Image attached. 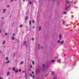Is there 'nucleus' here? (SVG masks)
Returning a JSON list of instances; mask_svg holds the SVG:
<instances>
[{
	"label": "nucleus",
	"mask_w": 79,
	"mask_h": 79,
	"mask_svg": "<svg viewBox=\"0 0 79 79\" xmlns=\"http://www.w3.org/2000/svg\"><path fill=\"white\" fill-rule=\"evenodd\" d=\"M64 40H62L61 42H60V44L61 45H62L63 44H64Z\"/></svg>",
	"instance_id": "4"
},
{
	"label": "nucleus",
	"mask_w": 79,
	"mask_h": 79,
	"mask_svg": "<svg viewBox=\"0 0 79 79\" xmlns=\"http://www.w3.org/2000/svg\"><path fill=\"white\" fill-rule=\"evenodd\" d=\"M54 61H55V60H53L52 61V63H53V62H54Z\"/></svg>",
	"instance_id": "26"
},
{
	"label": "nucleus",
	"mask_w": 79,
	"mask_h": 79,
	"mask_svg": "<svg viewBox=\"0 0 79 79\" xmlns=\"http://www.w3.org/2000/svg\"><path fill=\"white\" fill-rule=\"evenodd\" d=\"M6 74L7 76H9V74H10V72H8Z\"/></svg>",
	"instance_id": "7"
},
{
	"label": "nucleus",
	"mask_w": 79,
	"mask_h": 79,
	"mask_svg": "<svg viewBox=\"0 0 79 79\" xmlns=\"http://www.w3.org/2000/svg\"><path fill=\"white\" fill-rule=\"evenodd\" d=\"M27 42V41H24V45H26V43Z\"/></svg>",
	"instance_id": "8"
},
{
	"label": "nucleus",
	"mask_w": 79,
	"mask_h": 79,
	"mask_svg": "<svg viewBox=\"0 0 79 79\" xmlns=\"http://www.w3.org/2000/svg\"><path fill=\"white\" fill-rule=\"evenodd\" d=\"M58 43H60V40H58L57 41Z\"/></svg>",
	"instance_id": "25"
},
{
	"label": "nucleus",
	"mask_w": 79,
	"mask_h": 79,
	"mask_svg": "<svg viewBox=\"0 0 79 79\" xmlns=\"http://www.w3.org/2000/svg\"><path fill=\"white\" fill-rule=\"evenodd\" d=\"M63 23H65V22L64 21H63Z\"/></svg>",
	"instance_id": "40"
},
{
	"label": "nucleus",
	"mask_w": 79,
	"mask_h": 79,
	"mask_svg": "<svg viewBox=\"0 0 79 79\" xmlns=\"http://www.w3.org/2000/svg\"><path fill=\"white\" fill-rule=\"evenodd\" d=\"M15 72L16 73H18V69H17L15 71Z\"/></svg>",
	"instance_id": "6"
},
{
	"label": "nucleus",
	"mask_w": 79,
	"mask_h": 79,
	"mask_svg": "<svg viewBox=\"0 0 79 79\" xmlns=\"http://www.w3.org/2000/svg\"><path fill=\"white\" fill-rule=\"evenodd\" d=\"M1 19H4V18H3V17H2Z\"/></svg>",
	"instance_id": "36"
},
{
	"label": "nucleus",
	"mask_w": 79,
	"mask_h": 79,
	"mask_svg": "<svg viewBox=\"0 0 79 79\" xmlns=\"http://www.w3.org/2000/svg\"><path fill=\"white\" fill-rule=\"evenodd\" d=\"M30 76H31V77H32V75L31 74H30Z\"/></svg>",
	"instance_id": "27"
},
{
	"label": "nucleus",
	"mask_w": 79,
	"mask_h": 79,
	"mask_svg": "<svg viewBox=\"0 0 79 79\" xmlns=\"http://www.w3.org/2000/svg\"><path fill=\"white\" fill-rule=\"evenodd\" d=\"M34 40V39L33 38H32V40Z\"/></svg>",
	"instance_id": "32"
},
{
	"label": "nucleus",
	"mask_w": 79,
	"mask_h": 79,
	"mask_svg": "<svg viewBox=\"0 0 79 79\" xmlns=\"http://www.w3.org/2000/svg\"><path fill=\"white\" fill-rule=\"evenodd\" d=\"M10 68H9V69H10Z\"/></svg>",
	"instance_id": "55"
},
{
	"label": "nucleus",
	"mask_w": 79,
	"mask_h": 79,
	"mask_svg": "<svg viewBox=\"0 0 79 79\" xmlns=\"http://www.w3.org/2000/svg\"><path fill=\"white\" fill-rule=\"evenodd\" d=\"M23 61H22L21 62V63L20 64H23Z\"/></svg>",
	"instance_id": "14"
},
{
	"label": "nucleus",
	"mask_w": 79,
	"mask_h": 79,
	"mask_svg": "<svg viewBox=\"0 0 79 79\" xmlns=\"http://www.w3.org/2000/svg\"><path fill=\"white\" fill-rule=\"evenodd\" d=\"M14 0V1H15V0ZM13 2V0H11V2Z\"/></svg>",
	"instance_id": "33"
},
{
	"label": "nucleus",
	"mask_w": 79,
	"mask_h": 79,
	"mask_svg": "<svg viewBox=\"0 0 79 79\" xmlns=\"http://www.w3.org/2000/svg\"><path fill=\"white\" fill-rule=\"evenodd\" d=\"M23 27V25L22 24H21L19 26L20 27Z\"/></svg>",
	"instance_id": "19"
},
{
	"label": "nucleus",
	"mask_w": 79,
	"mask_h": 79,
	"mask_svg": "<svg viewBox=\"0 0 79 79\" xmlns=\"http://www.w3.org/2000/svg\"><path fill=\"white\" fill-rule=\"evenodd\" d=\"M7 35V33H5V35Z\"/></svg>",
	"instance_id": "34"
},
{
	"label": "nucleus",
	"mask_w": 79,
	"mask_h": 79,
	"mask_svg": "<svg viewBox=\"0 0 79 79\" xmlns=\"http://www.w3.org/2000/svg\"><path fill=\"white\" fill-rule=\"evenodd\" d=\"M25 77H26V75H25Z\"/></svg>",
	"instance_id": "56"
},
{
	"label": "nucleus",
	"mask_w": 79,
	"mask_h": 79,
	"mask_svg": "<svg viewBox=\"0 0 79 79\" xmlns=\"http://www.w3.org/2000/svg\"><path fill=\"white\" fill-rule=\"evenodd\" d=\"M48 74H47L46 75H45L46 77L47 76H48Z\"/></svg>",
	"instance_id": "37"
},
{
	"label": "nucleus",
	"mask_w": 79,
	"mask_h": 79,
	"mask_svg": "<svg viewBox=\"0 0 79 79\" xmlns=\"http://www.w3.org/2000/svg\"><path fill=\"white\" fill-rule=\"evenodd\" d=\"M32 74H34V72H33V71H32Z\"/></svg>",
	"instance_id": "42"
},
{
	"label": "nucleus",
	"mask_w": 79,
	"mask_h": 79,
	"mask_svg": "<svg viewBox=\"0 0 79 79\" xmlns=\"http://www.w3.org/2000/svg\"><path fill=\"white\" fill-rule=\"evenodd\" d=\"M27 16H26V18H25V20H27Z\"/></svg>",
	"instance_id": "22"
},
{
	"label": "nucleus",
	"mask_w": 79,
	"mask_h": 79,
	"mask_svg": "<svg viewBox=\"0 0 79 79\" xmlns=\"http://www.w3.org/2000/svg\"><path fill=\"white\" fill-rule=\"evenodd\" d=\"M12 70H13V71H15V67H13L12 69Z\"/></svg>",
	"instance_id": "11"
},
{
	"label": "nucleus",
	"mask_w": 79,
	"mask_h": 79,
	"mask_svg": "<svg viewBox=\"0 0 79 79\" xmlns=\"http://www.w3.org/2000/svg\"><path fill=\"white\" fill-rule=\"evenodd\" d=\"M29 24H30V25H31V21H29Z\"/></svg>",
	"instance_id": "16"
},
{
	"label": "nucleus",
	"mask_w": 79,
	"mask_h": 79,
	"mask_svg": "<svg viewBox=\"0 0 79 79\" xmlns=\"http://www.w3.org/2000/svg\"><path fill=\"white\" fill-rule=\"evenodd\" d=\"M66 2L67 3H68V4H69V3H73V1H69V2H68L67 1V0H66Z\"/></svg>",
	"instance_id": "2"
},
{
	"label": "nucleus",
	"mask_w": 79,
	"mask_h": 79,
	"mask_svg": "<svg viewBox=\"0 0 79 79\" xmlns=\"http://www.w3.org/2000/svg\"><path fill=\"white\" fill-rule=\"evenodd\" d=\"M22 73H25V71H23L22 72Z\"/></svg>",
	"instance_id": "46"
},
{
	"label": "nucleus",
	"mask_w": 79,
	"mask_h": 79,
	"mask_svg": "<svg viewBox=\"0 0 79 79\" xmlns=\"http://www.w3.org/2000/svg\"><path fill=\"white\" fill-rule=\"evenodd\" d=\"M32 28H34V27H32Z\"/></svg>",
	"instance_id": "50"
},
{
	"label": "nucleus",
	"mask_w": 79,
	"mask_h": 79,
	"mask_svg": "<svg viewBox=\"0 0 79 79\" xmlns=\"http://www.w3.org/2000/svg\"><path fill=\"white\" fill-rule=\"evenodd\" d=\"M40 30H41V27L40 26L39 28V31H40Z\"/></svg>",
	"instance_id": "12"
},
{
	"label": "nucleus",
	"mask_w": 79,
	"mask_h": 79,
	"mask_svg": "<svg viewBox=\"0 0 79 79\" xmlns=\"http://www.w3.org/2000/svg\"><path fill=\"white\" fill-rule=\"evenodd\" d=\"M36 74H39V70H37L36 71Z\"/></svg>",
	"instance_id": "3"
},
{
	"label": "nucleus",
	"mask_w": 79,
	"mask_h": 79,
	"mask_svg": "<svg viewBox=\"0 0 79 79\" xmlns=\"http://www.w3.org/2000/svg\"><path fill=\"white\" fill-rule=\"evenodd\" d=\"M10 63V61L9 60L7 61V62H5V63H6V64H8V63Z\"/></svg>",
	"instance_id": "9"
},
{
	"label": "nucleus",
	"mask_w": 79,
	"mask_h": 79,
	"mask_svg": "<svg viewBox=\"0 0 79 79\" xmlns=\"http://www.w3.org/2000/svg\"><path fill=\"white\" fill-rule=\"evenodd\" d=\"M32 65H31L30 67V68H32Z\"/></svg>",
	"instance_id": "39"
},
{
	"label": "nucleus",
	"mask_w": 79,
	"mask_h": 79,
	"mask_svg": "<svg viewBox=\"0 0 79 79\" xmlns=\"http://www.w3.org/2000/svg\"><path fill=\"white\" fill-rule=\"evenodd\" d=\"M53 79H56V77H54Z\"/></svg>",
	"instance_id": "31"
},
{
	"label": "nucleus",
	"mask_w": 79,
	"mask_h": 79,
	"mask_svg": "<svg viewBox=\"0 0 79 79\" xmlns=\"http://www.w3.org/2000/svg\"><path fill=\"white\" fill-rule=\"evenodd\" d=\"M43 67H44V66H45V64H43Z\"/></svg>",
	"instance_id": "41"
},
{
	"label": "nucleus",
	"mask_w": 79,
	"mask_h": 79,
	"mask_svg": "<svg viewBox=\"0 0 79 79\" xmlns=\"http://www.w3.org/2000/svg\"><path fill=\"white\" fill-rule=\"evenodd\" d=\"M28 60H30V58H28Z\"/></svg>",
	"instance_id": "54"
},
{
	"label": "nucleus",
	"mask_w": 79,
	"mask_h": 79,
	"mask_svg": "<svg viewBox=\"0 0 79 79\" xmlns=\"http://www.w3.org/2000/svg\"><path fill=\"white\" fill-rule=\"evenodd\" d=\"M28 70H29V71H30V70H31V69H28Z\"/></svg>",
	"instance_id": "52"
},
{
	"label": "nucleus",
	"mask_w": 79,
	"mask_h": 79,
	"mask_svg": "<svg viewBox=\"0 0 79 79\" xmlns=\"http://www.w3.org/2000/svg\"><path fill=\"white\" fill-rule=\"evenodd\" d=\"M6 60H8V57H6Z\"/></svg>",
	"instance_id": "21"
},
{
	"label": "nucleus",
	"mask_w": 79,
	"mask_h": 79,
	"mask_svg": "<svg viewBox=\"0 0 79 79\" xmlns=\"http://www.w3.org/2000/svg\"><path fill=\"white\" fill-rule=\"evenodd\" d=\"M63 13H64V14H66V13H67V12H65V11H64L63 12Z\"/></svg>",
	"instance_id": "15"
},
{
	"label": "nucleus",
	"mask_w": 79,
	"mask_h": 79,
	"mask_svg": "<svg viewBox=\"0 0 79 79\" xmlns=\"http://www.w3.org/2000/svg\"><path fill=\"white\" fill-rule=\"evenodd\" d=\"M31 3H32V2H30V4H31Z\"/></svg>",
	"instance_id": "38"
},
{
	"label": "nucleus",
	"mask_w": 79,
	"mask_h": 79,
	"mask_svg": "<svg viewBox=\"0 0 79 79\" xmlns=\"http://www.w3.org/2000/svg\"><path fill=\"white\" fill-rule=\"evenodd\" d=\"M51 74L52 75H53V74H55V73L53 71H52Z\"/></svg>",
	"instance_id": "5"
},
{
	"label": "nucleus",
	"mask_w": 79,
	"mask_h": 79,
	"mask_svg": "<svg viewBox=\"0 0 79 79\" xmlns=\"http://www.w3.org/2000/svg\"><path fill=\"white\" fill-rule=\"evenodd\" d=\"M15 55H16V54L15 53H14V56H15Z\"/></svg>",
	"instance_id": "35"
},
{
	"label": "nucleus",
	"mask_w": 79,
	"mask_h": 79,
	"mask_svg": "<svg viewBox=\"0 0 79 79\" xmlns=\"http://www.w3.org/2000/svg\"><path fill=\"white\" fill-rule=\"evenodd\" d=\"M0 79H2V77H0Z\"/></svg>",
	"instance_id": "47"
},
{
	"label": "nucleus",
	"mask_w": 79,
	"mask_h": 79,
	"mask_svg": "<svg viewBox=\"0 0 79 79\" xmlns=\"http://www.w3.org/2000/svg\"><path fill=\"white\" fill-rule=\"evenodd\" d=\"M43 48V47L42 46V47H41V48H42H42Z\"/></svg>",
	"instance_id": "53"
},
{
	"label": "nucleus",
	"mask_w": 79,
	"mask_h": 79,
	"mask_svg": "<svg viewBox=\"0 0 79 79\" xmlns=\"http://www.w3.org/2000/svg\"><path fill=\"white\" fill-rule=\"evenodd\" d=\"M5 11H6V10H5V9L3 10V13H5Z\"/></svg>",
	"instance_id": "17"
},
{
	"label": "nucleus",
	"mask_w": 79,
	"mask_h": 79,
	"mask_svg": "<svg viewBox=\"0 0 79 79\" xmlns=\"http://www.w3.org/2000/svg\"><path fill=\"white\" fill-rule=\"evenodd\" d=\"M59 37H60V38H61V34H60Z\"/></svg>",
	"instance_id": "18"
},
{
	"label": "nucleus",
	"mask_w": 79,
	"mask_h": 79,
	"mask_svg": "<svg viewBox=\"0 0 79 79\" xmlns=\"http://www.w3.org/2000/svg\"><path fill=\"white\" fill-rule=\"evenodd\" d=\"M38 48H39V44H38Z\"/></svg>",
	"instance_id": "51"
},
{
	"label": "nucleus",
	"mask_w": 79,
	"mask_h": 79,
	"mask_svg": "<svg viewBox=\"0 0 79 79\" xmlns=\"http://www.w3.org/2000/svg\"><path fill=\"white\" fill-rule=\"evenodd\" d=\"M56 58H58V57H56V58H55V59H56Z\"/></svg>",
	"instance_id": "45"
},
{
	"label": "nucleus",
	"mask_w": 79,
	"mask_h": 79,
	"mask_svg": "<svg viewBox=\"0 0 79 79\" xmlns=\"http://www.w3.org/2000/svg\"><path fill=\"white\" fill-rule=\"evenodd\" d=\"M58 61H60V60H57V62H58Z\"/></svg>",
	"instance_id": "43"
},
{
	"label": "nucleus",
	"mask_w": 79,
	"mask_h": 79,
	"mask_svg": "<svg viewBox=\"0 0 79 79\" xmlns=\"http://www.w3.org/2000/svg\"><path fill=\"white\" fill-rule=\"evenodd\" d=\"M23 2H24L25 1H24V0H23Z\"/></svg>",
	"instance_id": "49"
},
{
	"label": "nucleus",
	"mask_w": 79,
	"mask_h": 79,
	"mask_svg": "<svg viewBox=\"0 0 79 79\" xmlns=\"http://www.w3.org/2000/svg\"><path fill=\"white\" fill-rule=\"evenodd\" d=\"M32 63L33 65L34 64V61H32Z\"/></svg>",
	"instance_id": "20"
},
{
	"label": "nucleus",
	"mask_w": 79,
	"mask_h": 79,
	"mask_svg": "<svg viewBox=\"0 0 79 79\" xmlns=\"http://www.w3.org/2000/svg\"><path fill=\"white\" fill-rule=\"evenodd\" d=\"M5 44V40L3 41V42L2 43V44L3 45H4Z\"/></svg>",
	"instance_id": "10"
},
{
	"label": "nucleus",
	"mask_w": 79,
	"mask_h": 79,
	"mask_svg": "<svg viewBox=\"0 0 79 79\" xmlns=\"http://www.w3.org/2000/svg\"><path fill=\"white\" fill-rule=\"evenodd\" d=\"M19 72H21V69H19Z\"/></svg>",
	"instance_id": "24"
},
{
	"label": "nucleus",
	"mask_w": 79,
	"mask_h": 79,
	"mask_svg": "<svg viewBox=\"0 0 79 79\" xmlns=\"http://www.w3.org/2000/svg\"><path fill=\"white\" fill-rule=\"evenodd\" d=\"M2 32V30H0V33H1V32Z\"/></svg>",
	"instance_id": "44"
},
{
	"label": "nucleus",
	"mask_w": 79,
	"mask_h": 79,
	"mask_svg": "<svg viewBox=\"0 0 79 79\" xmlns=\"http://www.w3.org/2000/svg\"><path fill=\"white\" fill-rule=\"evenodd\" d=\"M67 6V4H65V8L64 9V10H67V11H68L69 10L68 9V8H69V7L70 6L69 5L68 6V7H66V6Z\"/></svg>",
	"instance_id": "1"
},
{
	"label": "nucleus",
	"mask_w": 79,
	"mask_h": 79,
	"mask_svg": "<svg viewBox=\"0 0 79 79\" xmlns=\"http://www.w3.org/2000/svg\"><path fill=\"white\" fill-rule=\"evenodd\" d=\"M12 40H14L15 37L14 36H12Z\"/></svg>",
	"instance_id": "13"
},
{
	"label": "nucleus",
	"mask_w": 79,
	"mask_h": 79,
	"mask_svg": "<svg viewBox=\"0 0 79 79\" xmlns=\"http://www.w3.org/2000/svg\"><path fill=\"white\" fill-rule=\"evenodd\" d=\"M33 79H35V76L34 75L33 76Z\"/></svg>",
	"instance_id": "29"
},
{
	"label": "nucleus",
	"mask_w": 79,
	"mask_h": 79,
	"mask_svg": "<svg viewBox=\"0 0 79 79\" xmlns=\"http://www.w3.org/2000/svg\"><path fill=\"white\" fill-rule=\"evenodd\" d=\"M32 23H35L34 20H33Z\"/></svg>",
	"instance_id": "30"
},
{
	"label": "nucleus",
	"mask_w": 79,
	"mask_h": 79,
	"mask_svg": "<svg viewBox=\"0 0 79 79\" xmlns=\"http://www.w3.org/2000/svg\"><path fill=\"white\" fill-rule=\"evenodd\" d=\"M0 53H2V51H0Z\"/></svg>",
	"instance_id": "48"
},
{
	"label": "nucleus",
	"mask_w": 79,
	"mask_h": 79,
	"mask_svg": "<svg viewBox=\"0 0 79 79\" xmlns=\"http://www.w3.org/2000/svg\"><path fill=\"white\" fill-rule=\"evenodd\" d=\"M7 8H9V7H10V5H7Z\"/></svg>",
	"instance_id": "28"
},
{
	"label": "nucleus",
	"mask_w": 79,
	"mask_h": 79,
	"mask_svg": "<svg viewBox=\"0 0 79 79\" xmlns=\"http://www.w3.org/2000/svg\"><path fill=\"white\" fill-rule=\"evenodd\" d=\"M13 36H15V33H13L12 34Z\"/></svg>",
	"instance_id": "23"
}]
</instances>
